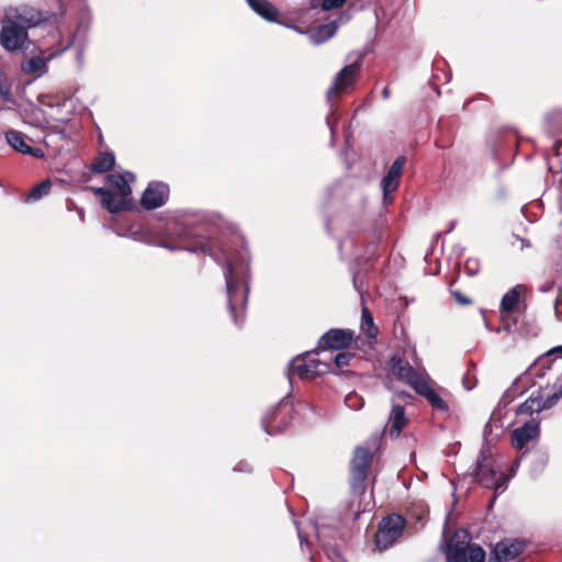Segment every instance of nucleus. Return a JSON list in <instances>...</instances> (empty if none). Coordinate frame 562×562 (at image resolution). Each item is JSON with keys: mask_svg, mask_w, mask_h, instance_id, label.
Returning a JSON list of instances; mask_svg holds the SVG:
<instances>
[{"mask_svg": "<svg viewBox=\"0 0 562 562\" xmlns=\"http://www.w3.org/2000/svg\"><path fill=\"white\" fill-rule=\"evenodd\" d=\"M248 266L241 258H226L224 270L228 308L235 323H237V308L244 307L248 297L247 282Z\"/></svg>", "mask_w": 562, "mask_h": 562, "instance_id": "1", "label": "nucleus"}, {"mask_svg": "<svg viewBox=\"0 0 562 562\" xmlns=\"http://www.w3.org/2000/svg\"><path fill=\"white\" fill-rule=\"evenodd\" d=\"M161 246L170 250H188L212 256L209 239L193 233V229L176 220L165 224Z\"/></svg>", "mask_w": 562, "mask_h": 562, "instance_id": "2", "label": "nucleus"}, {"mask_svg": "<svg viewBox=\"0 0 562 562\" xmlns=\"http://www.w3.org/2000/svg\"><path fill=\"white\" fill-rule=\"evenodd\" d=\"M548 381L540 387L537 396H530L517 408L518 415H531L535 412L551 408L562 397V361H552L548 367Z\"/></svg>", "mask_w": 562, "mask_h": 562, "instance_id": "3", "label": "nucleus"}, {"mask_svg": "<svg viewBox=\"0 0 562 562\" xmlns=\"http://www.w3.org/2000/svg\"><path fill=\"white\" fill-rule=\"evenodd\" d=\"M446 562H485L486 553L477 543L471 542L467 530H457L446 543Z\"/></svg>", "mask_w": 562, "mask_h": 562, "instance_id": "4", "label": "nucleus"}, {"mask_svg": "<svg viewBox=\"0 0 562 562\" xmlns=\"http://www.w3.org/2000/svg\"><path fill=\"white\" fill-rule=\"evenodd\" d=\"M373 454L367 447L358 446L353 450L349 465V484L351 492L362 496L367 491L366 482L372 464Z\"/></svg>", "mask_w": 562, "mask_h": 562, "instance_id": "5", "label": "nucleus"}, {"mask_svg": "<svg viewBox=\"0 0 562 562\" xmlns=\"http://www.w3.org/2000/svg\"><path fill=\"white\" fill-rule=\"evenodd\" d=\"M407 521L400 514L392 513L384 516L374 533V546L380 552L393 547L403 536Z\"/></svg>", "mask_w": 562, "mask_h": 562, "instance_id": "6", "label": "nucleus"}, {"mask_svg": "<svg viewBox=\"0 0 562 562\" xmlns=\"http://www.w3.org/2000/svg\"><path fill=\"white\" fill-rule=\"evenodd\" d=\"M64 14L65 11L61 4H59V10L57 12L38 10L31 5H21L14 10L11 16L15 19L21 25L25 26L26 30H29L42 24H58L61 21Z\"/></svg>", "mask_w": 562, "mask_h": 562, "instance_id": "7", "label": "nucleus"}, {"mask_svg": "<svg viewBox=\"0 0 562 562\" xmlns=\"http://www.w3.org/2000/svg\"><path fill=\"white\" fill-rule=\"evenodd\" d=\"M362 337L356 336L355 330L349 328H330L321 336L317 342V349L326 350H346L353 346L361 349Z\"/></svg>", "mask_w": 562, "mask_h": 562, "instance_id": "8", "label": "nucleus"}, {"mask_svg": "<svg viewBox=\"0 0 562 562\" xmlns=\"http://www.w3.org/2000/svg\"><path fill=\"white\" fill-rule=\"evenodd\" d=\"M0 45L8 52L26 49L29 46V33L26 27L21 25L12 16L3 19L0 31Z\"/></svg>", "mask_w": 562, "mask_h": 562, "instance_id": "9", "label": "nucleus"}, {"mask_svg": "<svg viewBox=\"0 0 562 562\" xmlns=\"http://www.w3.org/2000/svg\"><path fill=\"white\" fill-rule=\"evenodd\" d=\"M475 481L485 488L497 492L505 488L506 477L503 472L496 470L493 459L481 452L476 461Z\"/></svg>", "mask_w": 562, "mask_h": 562, "instance_id": "10", "label": "nucleus"}, {"mask_svg": "<svg viewBox=\"0 0 562 562\" xmlns=\"http://www.w3.org/2000/svg\"><path fill=\"white\" fill-rule=\"evenodd\" d=\"M294 408L288 401H281L272 406L262 417V426L267 434L274 435L283 431L293 420Z\"/></svg>", "mask_w": 562, "mask_h": 562, "instance_id": "11", "label": "nucleus"}, {"mask_svg": "<svg viewBox=\"0 0 562 562\" xmlns=\"http://www.w3.org/2000/svg\"><path fill=\"white\" fill-rule=\"evenodd\" d=\"M360 61L342 67L336 75L333 86L327 91V99H336L352 88L360 75Z\"/></svg>", "mask_w": 562, "mask_h": 562, "instance_id": "12", "label": "nucleus"}, {"mask_svg": "<svg viewBox=\"0 0 562 562\" xmlns=\"http://www.w3.org/2000/svg\"><path fill=\"white\" fill-rule=\"evenodd\" d=\"M350 19H351V15L345 11V12H341L337 19H335L328 23L319 24L318 26H316L310 31H303L299 26H294V30L300 33L308 34L311 42L314 45H319V44L328 41L329 38L334 37L335 34L337 33L339 25L348 23L350 21Z\"/></svg>", "mask_w": 562, "mask_h": 562, "instance_id": "13", "label": "nucleus"}, {"mask_svg": "<svg viewBox=\"0 0 562 562\" xmlns=\"http://www.w3.org/2000/svg\"><path fill=\"white\" fill-rule=\"evenodd\" d=\"M390 372L398 381L408 384L413 390L417 387L425 376L414 369L411 363L402 357L393 356L390 359Z\"/></svg>", "mask_w": 562, "mask_h": 562, "instance_id": "14", "label": "nucleus"}, {"mask_svg": "<svg viewBox=\"0 0 562 562\" xmlns=\"http://www.w3.org/2000/svg\"><path fill=\"white\" fill-rule=\"evenodd\" d=\"M527 547L525 540L505 538L494 546L492 557L496 562H510L521 555Z\"/></svg>", "mask_w": 562, "mask_h": 562, "instance_id": "15", "label": "nucleus"}, {"mask_svg": "<svg viewBox=\"0 0 562 562\" xmlns=\"http://www.w3.org/2000/svg\"><path fill=\"white\" fill-rule=\"evenodd\" d=\"M93 192L100 198L102 207L110 213L132 211L134 209V204L130 198L121 196L120 193L113 192L110 189L94 188Z\"/></svg>", "mask_w": 562, "mask_h": 562, "instance_id": "16", "label": "nucleus"}, {"mask_svg": "<svg viewBox=\"0 0 562 562\" xmlns=\"http://www.w3.org/2000/svg\"><path fill=\"white\" fill-rule=\"evenodd\" d=\"M169 196V187L164 182H150L144 191L140 204L145 210H155L162 206Z\"/></svg>", "mask_w": 562, "mask_h": 562, "instance_id": "17", "label": "nucleus"}, {"mask_svg": "<svg viewBox=\"0 0 562 562\" xmlns=\"http://www.w3.org/2000/svg\"><path fill=\"white\" fill-rule=\"evenodd\" d=\"M405 165L406 158L404 156H398L389 168L386 175L383 177L382 188L384 199H386L390 193H393L397 190L400 186V178L403 173Z\"/></svg>", "mask_w": 562, "mask_h": 562, "instance_id": "18", "label": "nucleus"}, {"mask_svg": "<svg viewBox=\"0 0 562 562\" xmlns=\"http://www.w3.org/2000/svg\"><path fill=\"white\" fill-rule=\"evenodd\" d=\"M539 423L531 419L518 427L512 432V446L521 450L528 442L536 440L539 437Z\"/></svg>", "mask_w": 562, "mask_h": 562, "instance_id": "19", "label": "nucleus"}, {"mask_svg": "<svg viewBox=\"0 0 562 562\" xmlns=\"http://www.w3.org/2000/svg\"><path fill=\"white\" fill-rule=\"evenodd\" d=\"M525 291L526 288L518 284L506 292L501 300L499 314L504 315V313L509 312L522 313L526 308V305L521 301V295Z\"/></svg>", "mask_w": 562, "mask_h": 562, "instance_id": "20", "label": "nucleus"}, {"mask_svg": "<svg viewBox=\"0 0 562 562\" xmlns=\"http://www.w3.org/2000/svg\"><path fill=\"white\" fill-rule=\"evenodd\" d=\"M5 139L8 144L19 153L30 155L34 158H43L45 156L42 148L30 146L25 140L24 134L19 131H8L5 133Z\"/></svg>", "mask_w": 562, "mask_h": 562, "instance_id": "21", "label": "nucleus"}, {"mask_svg": "<svg viewBox=\"0 0 562 562\" xmlns=\"http://www.w3.org/2000/svg\"><path fill=\"white\" fill-rule=\"evenodd\" d=\"M418 395L425 397L429 405L440 413H449L448 403L431 387L425 378L414 390Z\"/></svg>", "mask_w": 562, "mask_h": 562, "instance_id": "22", "label": "nucleus"}, {"mask_svg": "<svg viewBox=\"0 0 562 562\" xmlns=\"http://www.w3.org/2000/svg\"><path fill=\"white\" fill-rule=\"evenodd\" d=\"M361 331L364 335L363 342L360 346L367 345L372 348L375 344L376 336L379 335V328L374 324L372 313L367 306H362L361 310Z\"/></svg>", "mask_w": 562, "mask_h": 562, "instance_id": "23", "label": "nucleus"}, {"mask_svg": "<svg viewBox=\"0 0 562 562\" xmlns=\"http://www.w3.org/2000/svg\"><path fill=\"white\" fill-rule=\"evenodd\" d=\"M390 436L398 437L407 425L404 406L401 403H393L390 414Z\"/></svg>", "mask_w": 562, "mask_h": 562, "instance_id": "24", "label": "nucleus"}, {"mask_svg": "<svg viewBox=\"0 0 562 562\" xmlns=\"http://www.w3.org/2000/svg\"><path fill=\"white\" fill-rule=\"evenodd\" d=\"M248 5L262 19L269 22H277L279 16L278 8L268 0H246Z\"/></svg>", "mask_w": 562, "mask_h": 562, "instance_id": "25", "label": "nucleus"}, {"mask_svg": "<svg viewBox=\"0 0 562 562\" xmlns=\"http://www.w3.org/2000/svg\"><path fill=\"white\" fill-rule=\"evenodd\" d=\"M558 353L562 355V346L554 347L547 353L539 357L531 367V370L533 371L535 375L538 378H544L548 372V367L552 364V361H562V359H559L557 357L552 358L554 355Z\"/></svg>", "mask_w": 562, "mask_h": 562, "instance_id": "26", "label": "nucleus"}, {"mask_svg": "<svg viewBox=\"0 0 562 562\" xmlns=\"http://www.w3.org/2000/svg\"><path fill=\"white\" fill-rule=\"evenodd\" d=\"M289 375H296L302 380H313L317 376L314 375L313 369L307 363V360L304 355L299 356L291 361L289 368Z\"/></svg>", "mask_w": 562, "mask_h": 562, "instance_id": "27", "label": "nucleus"}, {"mask_svg": "<svg viewBox=\"0 0 562 562\" xmlns=\"http://www.w3.org/2000/svg\"><path fill=\"white\" fill-rule=\"evenodd\" d=\"M115 164V157L111 151L100 153L98 157L94 158L90 166V170L93 173H105L110 171Z\"/></svg>", "mask_w": 562, "mask_h": 562, "instance_id": "28", "label": "nucleus"}, {"mask_svg": "<svg viewBox=\"0 0 562 562\" xmlns=\"http://www.w3.org/2000/svg\"><path fill=\"white\" fill-rule=\"evenodd\" d=\"M108 182L117 189L116 193L121 196L128 198L132 193L131 186L124 175L111 173L108 176Z\"/></svg>", "mask_w": 562, "mask_h": 562, "instance_id": "29", "label": "nucleus"}, {"mask_svg": "<svg viewBox=\"0 0 562 562\" xmlns=\"http://www.w3.org/2000/svg\"><path fill=\"white\" fill-rule=\"evenodd\" d=\"M319 351L321 350L316 348L315 350L306 352L304 355L307 360V363L313 369L314 375H322L326 373L330 368L329 363L323 362L317 358Z\"/></svg>", "mask_w": 562, "mask_h": 562, "instance_id": "30", "label": "nucleus"}, {"mask_svg": "<svg viewBox=\"0 0 562 562\" xmlns=\"http://www.w3.org/2000/svg\"><path fill=\"white\" fill-rule=\"evenodd\" d=\"M53 54H50L47 58H42L40 56L31 57L30 59L22 63L21 68L25 74H36L46 68V61L50 58Z\"/></svg>", "mask_w": 562, "mask_h": 562, "instance_id": "31", "label": "nucleus"}, {"mask_svg": "<svg viewBox=\"0 0 562 562\" xmlns=\"http://www.w3.org/2000/svg\"><path fill=\"white\" fill-rule=\"evenodd\" d=\"M522 313L509 312L501 315L502 329L507 334H510L518 323V318Z\"/></svg>", "mask_w": 562, "mask_h": 562, "instance_id": "32", "label": "nucleus"}, {"mask_svg": "<svg viewBox=\"0 0 562 562\" xmlns=\"http://www.w3.org/2000/svg\"><path fill=\"white\" fill-rule=\"evenodd\" d=\"M0 98L4 102H12L11 81L0 68Z\"/></svg>", "mask_w": 562, "mask_h": 562, "instance_id": "33", "label": "nucleus"}, {"mask_svg": "<svg viewBox=\"0 0 562 562\" xmlns=\"http://www.w3.org/2000/svg\"><path fill=\"white\" fill-rule=\"evenodd\" d=\"M50 188H52L50 181L44 180L33 187V189L29 193V199L30 200H38L42 196L48 194Z\"/></svg>", "mask_w": 562, "mask_h": 562, "instance_id": "34", "label": "nucleus"}, {"mask_svg": "<svg viewBox=\"0 0 562 562\" xmlns=\"http://www.w3.org/2000/svg\"><path fill=\"white\" fill-rule=\"evenodd\" d=\"M355 358V352L341 351L333 358V361L337 368H344L349 367Z\"/></svg>", "mask_w": 562, "mask_h": 562, "instance_id": "35", "label": "nucleus"}, {"mask_svg": "<svg viewBox=\"0 0 562 562\" xmlns=\"http://www.w3.org/2000/svg\"><path fill=\"white\" fill-rule=\"evenodd\" d=\"M454 282H456V280H452V281L450 282V284H449V285H450V288H452V285L454 284ZM450 293H451V295L453 296L454 301H456L458 304H460V305H469V304H471V303H472V300H471L469 296L464 295V294L462 293V291H460V290H458V289H456V290L450 289Z\"/></svg>", "mask_w": 562, "mask_h": 562, "instance_id": "36", "label": "nucleus"}, {"mask_svg": "<svg viewBox=\"0 0 562 562\" xmlns=\"http://www.w3.org/2000/svg\"><path fill=\"white\" fill-rule=\"evenodd\" d=\"M348 0H323L321 1L319 8L323 11H330L334 9L342 8Z\"/></svg>", "mask_w": 562, "mask_h": 562, "instance_id": "37", "label": "nucleus"}, {"mask_svg": "<svg viewBox=\"0 0 562 562\" xmlns=\"http://www.w3.org/2000/svg\"><path fill=\"white\" fill-rule=\"evenodd\" d=\"M464 269L469 276H475L479 271V262L474 259H468Z\"/></svg>", "mask_w": 562, "mask_h": 562, "instance_id": "38", "label": "nucleus"}, {"mask_svg": "<svg viewBox=\"0 0 562 562\" xmlns=\"http://www.w3.org/2000/svg\"><path fill=\"white\" fill-rule=\"evenodd\" d=\"M412 398H413V396L408 392L401 391V392H397L394 394L393 403H401L402 401L406 402Z\"/></svg>", "mask_w": 562, "mask_h": 562, "instance_id": "39", "label": "nucleus"}, {"mask_svg": "<svg viewBox=\"0 0 562 562\" xmlns=\"http://www.w3.org/2000/svg\"><path fill=\"white\" fill-rule=\"evenodd\" d=\"M359 401H360V398L358 397V395H357V394H352V393L348 394V395L346 396V398H345L346 404H347L349 407H351V408H358V407H360V406L356 403V402H359Z\"/></svg>", "mask_w": 562, "mask_h": 562, "instance_id": "40", "label": "nucleus"}, {"mask_svg": "<svg viewBox=\"0 0 562 562\" xmlns=\"http://www.w3.org/2000/svg\"><path fill=\"white\" fill-rule=\"evenodd\" d=\"M329 558L333 560V562H344V558L337 550H333L329 554Z\"/></svg>", "mask_w": 562, "mask_h": 562, "instance_id": "41", "label": "nucleus"}, {"mask_svg": "<svg viewBox=\"0 0 562 562\" xmlns=\"http://www.w3.org/2000/svg\"><path fill=\"white\" fill-rule=\"evenodd\" d=\"M382 94H383V98H385V99H386V98H389V95H390V90H389V88H387V87H385V88L383 89Z\"/></svg>", "mask_w": 562, "mask_h": 562, "instance_id": "42", "label": "nucleus"}]
</instances>
